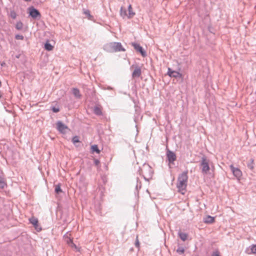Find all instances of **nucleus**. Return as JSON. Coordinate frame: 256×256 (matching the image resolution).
<instances>
[{
  "label": "nucleus",
  "instance_id": "nucleus-16",
  "mask_svg": "<svg viewBox=\"0 0 256 256\" xmlns=\"http://www.w3.org/2000/svg\"><path fill=\"white\" fill-rule=\"evenodd\" d=\"M120 14L121 16H122L123 18L128 17V14H127L126 10V8H124L122 6L120 8Z\"/></svg>",
  "mask_w": 256,
  "mask_h": 256
},
{
  "label": "nucleus",
  "instance_id": "nucleus-34",
  "mask_svg": "<svg viewBox=\"0 0 256 256\" xmlns=\"http://www.w3.org/2000/svg\"><path fill=\"white\" fill-rule=\"evenodd\" d=\"M135 245L137 247V248H138L140 246V243H139V242L138 240V238L136 239V244H135Z\"/></svg>",
  "mask_w": 256,
  "mask_h": 256
},
{
  "label": "nucleus",
  "instance_id": "nucleus-36",
  "mask_svg": "<svg viewBox=\"0 0 256 256\" xmlns=\"http://www.w3.org/2000/svg\"><path fill=\"white\" fill-rule=\"evenodd\" d=\"M212 256H220L217 252H215L213 253V254H212Z\"/></svg>",
  "mask_w": 256,
  "mask_h": 256
},
{
  "label": "nucleus",
  "instance_id": "nucleus-2",
  "mask_svg": "<svg viewBox=\"0 0 256 256\" xmlns=\"http://www.w3.org/2000/svg\"><path fill=\"white\" fill-rule=\"evenodd\" d=\"M210 166H211L212 168H214L212 163L210 164V160L205 156H202L200 164L202 173L204 174H207L210 169Z\"/></svg>",
  "mask_w": 256,
  "mask_h": 256
},
{
  "label": "nucleus",
  "instance_id": "nucleus-35",
  "mask_svg": "<svg viewBox=\"0 0 256 256\" xmlns=\"http://www.w3.org/2000/svg\"><path fill=\"white\" fill-rule=\"evenodd\" d=\"M70 246L72 248H76V245L73 242L70 245Z\"/></svg>",
  "mask_w": 256,
  "mask_h": 256
},
{
  "label": "nucleus",
  "instance_id": "nucleus-29",
  "mask_svg": "<svg viewBox=\"0 0 256 256\" xmlns=\"http://www.w3.org/2000/svg\"><path fill=\"white\" fill-rule=\"evenodd\" d=\"M10 16L12 18L15 19L16 18V14L14 10L10 11Z\"/></svg>",
  "mask_w": 256,
  "mask_h": 256
},
{
  "label": "nucleus",
  "instance_id": "nucleus-26",
  "mask_svg": "<svg viewBox=\"0 0 256 256\" xmlns=\"http://www.w3.org/2000/svg\"><path fill=\"white\" fill-rule=\"evenodd\" d=\"M251 253L256 254V244H252L250 246Z\"/></svg>",
  "mask_w": 256,
  "mask_h": 256
},
{
  "label": "nucleus",
  "instance_id": "nucleus-28",
  "mask_svg": "<svg viewBox=\"0 0 256 256\" xmlns=\"http://www.w3.org/2000/svg\"><path fill=\"white\" fill-rule=\"evenodd\" d=\"M62 189L60 188V186L59 185H56V188H55V192L56 193V194H59L60 192H62Z\"/></svg>",
  "mask_w": 256,
  "mask_h": 256
},
{
  "label": "nucleus",
  "instance_id": "nucleus-18",
  "mask_svg": "<svg viewBox=\"0 0 256 256\" xmlns=\"http://www.w3.org/2000/svg\"><path fill=\"white\" fill-rule=\"evenodd\" d=\"M44 48L46 50L50 51L52 50L54 46L49 42L48 41H47L44 44Z\"/></svg>",
  "mask_w": 256,
  "mask_h": 256
},
{
  "label": "nucleus",
  "instance_id": "nucleus-23",
  "mask_svg": "<svg viewBox=\"0 0 256 256\" xmlns=\"http://www.w3.org/2000/svg\"><path fill=\"white\" fill-rule=\"evenodd\" d=\"M185 250L184 247L180 246L176 250V252L180 254H183Z\"/></svg>",
  "mask_w": 256,
  "mask_h": 256
},
{
  "label": "nucleus",
  "instance_id": "nucleus-39",
  "mask_svg": "<svg viewBox=\"0 0 256 256\" xmlns=\"http://www.w3.org/2000/svg\"><path fill=\"white\" fill-rule=\"evenodd\" d=\"M108 90H110L112 89V88L110 86H108V88H107Z\"/></svg>",
  "mask_w": 256,
  "mask_h": 256
},
{
  "label": "nucleus",
  "instance_id": "nucleus-3",
  "mask_svg": "<svg viewBox=\"0 0 256 256\" xmlns=\"http://www.w3.org/2000/svg\"><path fill=\"white\" fill-rule=\"evenodd\" d=\"M104 49L109 52H124L125 48H123L120 42H112L104 46Z\"/></svg>",
  "mask_w": 256,
  "mask_h": 256
},
{
  "label": "nucleus",
  "instance_id": "nucleus-22",
  "mask_svg": "<svg viewBox=\"0 0 256 256\" xmlns=\"http://www.w3.org/2000/svg\"><path fill=\"white\" fill-rule=\"evenodd\" d=\"M142 184L141 182L139 181V178H136V189L137 191L139 189L141 188Z\"/></svg>",
  "mask_w": 256,
  "mask_h": 256
},
{
  "label": "nucleus",
  "instance_id": "nucleus-17",
  "mask_svg": "<svg viewBox=\"0 0 256 256\" xmlns=\"http://www.w3.org/2000/svg\"><path fill=\"white\" fill-rule=\"evenodd\" d=\"M94 112L97 116H100L102 114V112L100 108L96 106L94 107Z\"/></svg>",
  "mask_w": 256,
  "mask_h": 256
},
{
  "label": "nucleus",
  "instance_id": "nucleus-15",
  "mask_svg": "<svg viewBox=\"0 0 256 256\" xmlns=\"http://www.w3.org/2000/svg\"><path fill=\"white\" fill-rule=\"evenodd\" d=\"M128 18H132L135 15V12H134L132 11V8L130 4L128 6Z\"/></svg>",
  "mask_w": 256,
  "mask_h": 256
},
{
  "label": "nucleus",
  "instance_id": "nucleus-8",
  "mask_svg": "<svg viewBox=\"0 0 256 256\" xmlns=\"http://www.w3.org/2000/svg\"><path fill=\"white\" fill-rule=\"evenodd\" d=\"M29 220L37 231L39 232L42 230V228L38 226V221L37 218L32 216L29 219Z\"/></svg>",
  "mask_w": 256,
  "mask_h": 256
},
{
  "label": "nucleus",
  "instance_id": "nucleus-5",
  "mask_svg": "<svg viewBox=\"0 0 256 256\" xmlns=\"http://www.w3.org/2000/svg\"><path fill=\"white\" fill-rule=\"evenodd\" d=\"M166 158L170 164H173L176 158L174 152L168 149L166 151Z\"/></svg>",
  "mask_w": 256,
  "mask_h": 256
},
{
  "label": "nucleus",
  "instance_id": "nucleus-24",
  "mask_svg": "<svg viewBox=\"0 0 256 256\" xmlns=\"http://www.w3.org/2000/svg\"><path fill=\"white\" fill-rule=\"evenodd\" d=\"M92 150L93 152H95L97 154H100V150H99L98 146L96 144L92 146Z\"/></svg>",
  "mask_w": 256,
  "mask_h": 256
},
{
  "label": "nucleus",
  "instance_id": "nucleus-21",
  "mask_svg": "<svg viewBox=\"0 0 256 256\" xmlns=\"http://www.w3.org/2000/svg\"><path fill=\"white\" fill-rule=\"evenodd\" d=\"M23 28V24L21 22H18L16 25V28L18 30H22Z\"/></svg>",
  "mask_w": 256,
  "mask_h": 256
},
{
  "label": "nucleus",
  "instance_id": "nucleus-27",
  "mask_svg": "<svg viewBox=\"0 0 256 256\" xmlns=\"http://www.w3.org/2000/svg\"><path fill=\"white\" fill-rule=\"evenodd\" d=\"M72 142L74 143V144H75L77 142H79V138L78 136H74L72 138Z\"/></svg>",
  "mask_w": 256,
  "mask_h": 256
},
{
  "label": "nucleus",
  "instance_id": "nucleus-42",
  "mask_svg": "<svg viewBox=\"0 0 256 256\" xmlns=\"http://www.w3.org/2000/svg\"><path fill=\"white\" fill-rule=\"evenodd\" d=\"M4 64H5V63L2 64V66H3Z\"/></svg>",
  "mask_w": 256,
  "mask_h": 256
},
{
  "label": "nucleus",
  "instance_id": "nucleus-41",
  "mask_svg": "<svg viewBox=\"0 0 256 256\" xmlns=\"http://www.w3.org/2000/svg\"><path fill=\"white\" fill-rule=\"evenodd\" d=\"M4 64H5V63L2 64V66H3Z\"/></svg>",
  "mask_w": 256,
  "mask_h": 256
},
{
  "label": "nucleus",
  "instance_id": "nucleus-11",
  "mask_svg": "<svg viewBox=\"0 0 256 256\" xmlns=\"http://www.w3.org/2000/svg\"><path fill=\"white\" fill-rule=\"evenodd\" d=\"M168 74L170 77H173L175 78H180L182 76V74H180L179 72L175 70H172L170 68H168Z\"/></svg>",
  "mask_w": 256,
  "mask_h": 256
},
{
  "label": "nucleus",
  "instance_id": "nucleus-38",
  "mask_svg": "<svg viewBox=\"0 0 256 256\" xmlns=\"http://www.w3.org/2000/svg\"><path fill=\"white\" fill-rule=\"evenodd\" d=\"M144 168H148V169L150 170V168L149 166H148V165H145V164H144Z\"/></svg>",
  "mask_w": 256,
  "mask_h": 256
},
{
  "label": "nucleus",
  "instance_id": "nucleus-25",
  "mask_svg": "<svg viewBox=\"0 0 256 256\" xmlns=\"http://www.w3.org/2000/svg\"><path fill=\"white\" fill-rule=\"evenodd\" d=\"M254 159L251 158L250 160V162L248 163V167L252 170L254 168Z\"/></svg>",
  "mask_w": 256,
  "mask_h": 256
},
{
  "label": "nucleus",
  "instance_id": "nucleus-1",
  "mask_svg": "<svg viewBox=\"0 0 256 256\" xmlns=\"http://www.w3.org/2000/svg\"><path fill=\"white\" fill-rule=\"evenodd\" d=\"M188 170L184 171L182 174H180L178 178V181L176 183V188L178 192H180L182 194H184L186 191L188 182Z\"/></svg>",
  "mask_w": 256,
  "mask_h": 256
},
{
  "label": "nucleus",
  "instance_id": "nucleus-14",
  "mask_svg": "<svg viewBox=\"0 0 256 256\" xmlns=\"http://www.w3.org/2000/svg\"><path fill=\"white\" fill-rule=\"evenodd\" d=\"M204 222L206 224H212L214 221V217L210 216H208L204 218Z\"/></svg>",
  "mask_w": 256,
  "mask_h": 256
},
{
  "label": "nucleus",
  "instance_id": "nucleus-33",
  "mask_svg": "<svg viewBox=\"0 0 256 256\" xmlns=\"http://www.w3.org/2000/svg\"><path fill=\"white\" fill-rule=\"evenodd\" d=\"M94 163L95 165L98 166L100 164V162L98 160L94 159Z\"/></svg>",
  "mask_w": 256,
  "mask_h": 256
},
{
  "label": "nucleus",
  "instance_id": "nucleus-30",
  "mask_svg": "<svg viewBox=\"0 0 256 256\" xmlns=\"http://www.w3.org/2000/svg\"><path fill=\"white\" fill-rule=\"evenodd\" d=\"M15 38L16 39V40H23L24 38V37L22 35H20V34H16L15 36Z\"/></svg>",
  "mask_w": 256,
  "mask_h": 256
},
{
  "label": "nucleus",
  "instance_id": "nucleus-20",
  "mask_svg": "<svg viewBox=\"0 0 256 256\" xmlns=\"http://www.w3.org/2000/svg\"><path fill=\"white\" fill-rule=\"evenodd\" d=\"M84 13L87 16L88 20H92L93 16L90 14V11L88 10H84Z\"/></svg>",
  "mask_w": 256,
  "mask_h": 256
},
{
  "label": "nucleus",
  "instance_id": "nucleus-37",
  "mask_svg": "<svg viewBox=\"0 0 256 256\" xmlns=\"http://www.w3.org/2000/svg\"><path fill=\"white\" fill-rule=\"evenodd\" d=\"M138 173H139L140 175H142V170L140 168V170H138Z\"/></svg>",
  "mask_w": 256,
  "mask_h": 256
},
{
  "label": "nucleus",
  "instance_id": "nucleus-12",
  "mask_svg": "<svg viewBox=\"0 0 256 256\" xmlns=\"http://www.w3.org/2000/svg\"><path fill=\"white\" fill-rule=\"evenodd\" d=\"M6 186V184L4 174L1 172L0 173V188L3 189Z\"/></svg>",
  "mask_w": 256,
  "mask_h": 256
},
{
  "label": "nucleus",
  "instance_id": "nucleus-31",
  "mask_svg": "<svg viewBox=\"0 0 256 256\" xmlns=\"http://www.w3.org/2000/svg\"><path fill=\"white\" fill-rule=\"evenodd\" d=\"M67 244L70 246L72 242V240L70 238L67 236V240H66Z\"/></svg>",
  "mask_w": 256,
  "mask_h": 256
},
{
  "label": "nucleus",
  "instance_id": "nucleus-10",
  "mask_svg": "<svg viewBox=\"0 0 256 256\" xmlns=\"http://www.w3.org/2000/svg\"><path fill=\"white\" fill-rule=\"evenodd\" d=\"M132 45L136 51L140 53L142 56L145 57L146 56V52L144 50L142 46H141L139 44L132 43Z\"/></svg>",
  "mask_w": 256,
  "mask_h": 256
},
{
  "label": "nucleus",
  "instance_id": "nucleus-4",
  "mask_svg": "<svg viewBox=\"0 0 256 256\" xmlns=\"http://www.w3.org/2000/svg\"><path fill=\"white\" fill-rule=\"evenodd\" d=\"M30 15L34 19H40L41 14L38 10L33 6L29 8Z\"/></svg>",
  "mask_w": 256,
  "mask_h": 256
},
{
  "label": "nucleus",
  "instance_id": "nucleus-6",
  "mask_svg": "<svg viewBox=\"0 0 256 256\" xmlns=\"http://www.w3.org/2000/svg\"><path fill=\"white\" fill-rule=\"evenodd\" d=\"M134 68V70L132 73V78H138L142 74L141 68L137 65H132L131 68Z\"/></svg>",
  "mask_w": 256,
  "mask_h": 256
},
{
  "label": "nucleus",
  "instance_id": "nucleus-13",
  "mask_svg": "<svg viewBox=\"0 0 256 256\" xmlns=\"http://www.w3.org/2000/svg\"><path fill=\"white\" fill-rule=\"evenodd\" d=\"M72 92L74 96L77 98H80L82 96L79 90L77 88H72Z\"/></svg>",
  "mask_w": 256,
  "mask_h": 256
},
{
  "label": "nucleus",
  "instance_id": "nucleus-40",
  "mask_svg": "<svg viewBox=\"0 0 256 256\" xmlns=\"http://www.w3.org/2000/svg\"><path fill=\"white\" fill-rule=\"evenodd\" d=\"M2 86V83H1V82L0 81V87Z\"/></svg>",
  "mask_w": 256,
  "mask_h": 256
},
{
  "label": "nucleus",
  "instance_id": "nucleus-9",
  "mask_svg": "<svg viewBox=\"0 0 256 256\" xmlns=\"http://www.w3.org/2000/svg\"><path fill=\"white\" fill-rule=\"evenodd\" d=\"M56 126L58 130L62 134H65L66 132V130L68 129V126L60 121L58 122Z\"/></svg>",
  "mask_w": 256,
  "mask_h": 256
},
{
  "label": "nucleus",
  "instance_id": "nucleus-32",
  "mask_svg": "<svg viewBox=\"0 0 256 256\" xmlns=\"http://www.w3.org/2000/svg\"><path fill=\"white\" fill-rule=\"evenodd\" d=\"M52 110L54 112H58L60 111V110L58 108H56L55 107H53Z\"/></svg>",
  "mask_w": 256,
  "mask_h": 256
},
{
  "label": "nucleus",
  "instance_id": "nucleus-43",
  "mask_svg": "<svg viewBox=\"0 0 256 256\" xmlns=\"http://www.w3.org/2000/svg\"><path fill=\"white\" fill-rule=\"evenodd\" d=\"M26 1H30V0H25Z\"/></svg>",
  "mask_w": 256,
  "mask_h": 256
},
{
  "label": "nucleus",
  "instance_id": "nucleus-7",
  "mask_svg": "<svg viewBox=\"0 0 256 256\" xmlns=\"http://www.w3.org/2000/svg\"><path fill=\"white\" fill-rule=\"evenodd\" d=\"M230 168L233 174L236 178H239L242 176V172L239 168L234 167L233 165H230Z\"/></svg>",
  "mask_w": 256,
  "mask_h": 256
},
{
  "label": "nucleus",
  "instance_id": "nucleus-19",
  "mask_svg": "<svg viewBox=\"0 0 256 256\" xmlns=\"http://www.w3.org/2000/svg\"><path fill=\"white\" fill-rule=\"evenodd\" d=\"M178 236H179V237L180 238L182 241H185L187 239V238H188V234H186L184 233V232H179Z\"/></svg>",
  "mask_w": 256,
  "mask_h": 256
}]
</instances>
